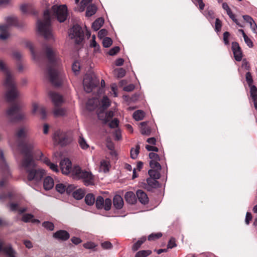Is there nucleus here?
<instances>
[{"instance_id":"obj_1","label":"nucleus","mask_w":257,"mask_h":257,"mask_svg":"<svg viewBox=\"0 0 257 257\" xmlns=\"http://www.w3.org/2000/svg\"><path fill=\"white\" fill-rule=\"evenodd\" d=\"M37 144L34 140H28L25 143H20L21 153L23 155L21 161V166L27 173L29 181L36 183L40 182L45 174V171L42 169H37L36 164L34 160V149Z\"/></svg>"},{"instance_id":"obj_2","label":"nucleus","mask_w":257,"mask_h":257,"mask_svg":"<svg viewBox=\"0 0 257 257\" xmlns=\"http://www.w3.org/2000/svg\"><path fill=\"white\" fill-rule=\"evenodd\" d=\"M44 52L48 60L49 65L47 68V73L50 81L52 84L56 86H60L63 78V74L56 67L58 66L59 59L56 52L51 47L46 45L44 48Z\"/></svg>"},{"instance_id":"obj_3","label":"nucleus","mask_w":257,"mask_h":257,"mask_svg":"<svg viewBox=\"0 0 257 257\" xmlns=\"http://www.w3.org/2000/svg\"><path fill=\"white\" fill-rule=\"evenodd\" d=\"M60 168L63 174L67 175L71 172L74 179H82L86 186L93 184V176L91 172L82 170L78 166H74L72 169V164L68 158L63 159L60 162Z\"/></svg>"},{"instance_id":"obj_4","label":"nucleus","mask_w":257,"mask_h":257,"mask_svg":"<svg viewBox=\"0 0 257 257\" xmlns=\"http://www.w3.org/2000/svg\"><path fill=\"white\" fill-rule=\"evenodd\" d=\"M37 29L39 34L45 39H54L51 24V16L48 10L44 11L42 19L38 20Z\"/></svg>"},{"instance_id":"obj_5","label":"nucleus","mask_w":257,"mask_h":257,"mask_svg":"<svg viewBox=\"0 0 257 257\" xmlns=\"http://www.w3.org/2000/svg\"><path fill=\"white\" fill-rule=\"evenodd\" d=\"M51 11L59 22H64L66 20L68 12L66 5H54L51 8Z\"/></svg>"},{"instance_id":"obj_6","label":"nucleus","mask_w":257,"mask_h":257,"mask_svg":"<svg viewBox=\"0 0 257 257\" xmlns=\"http://www.w3.org/2000/svg\"><path fill=\"white\" fill-rule=\"evenodd\" d=\"M99 83V79L95 76L86 75L83 79L84 89L87 93L91 92Z\"/></svg>"},{"instance_id":"obj_7","label":"nucleus","mask_w":257,"mask_h":257,"mask_svg":"<svg viewBox=\"0 0 257 257\" xmlns=\"http://www.w3.org/2000/svg\"><path fill=\"white\" fill-rule=\"evenodd\" d=\"M30 128L29 126L28 125H22L18 127L16 131H15L14 136L15 137L19 140H23V139H27L25 141H21L18 143V146H19L20 143H25L28 140H34V139H27L30 135ZM35 143L36 142L34 141ZM20 150H21V149L19 146H18Z\"/></svg>"},{"instance_id":"obj_8","label":"nucleus","mask_w":257,"mask_h":257,"mask_svg":"<svg viewBox=\"0 0 257 257\" xmlns=\"http://www.w3.org/2000/svg\"><path fill=\"white\" fill-rule=\"evenodd\" d=\"M36 154V159L41 160L43 163L48 166L53 171L57 172L59 171L58 166L54 163H51L50 160L46 157L43 155V153L39 149L36 150L34 151Z\"/></svg>"},{"instance_id":"obj_9","label":"nucleus","mask_w":257,"mask_h":257,"mask_svg":"<svg viewBox=\"0 0 257 257\" xmlns=\"http://www.w3.org/2000/svg\"><path fill=\"white\" fill-rule=\"evenodd\" d=\"M54 141L61 146H64L68 144L71 141L70 137L67 134L60 130L56 131L53 135Z\"/></svg>"},{"instance_id":"obj_10","label":"nucleus","mask_w":257,"mask_h":257,"mask_svg":"<svg viewBox=\"0 0 257 257\" xmlns=\"http://www.w3.org/2000/svg\"><path fill=\"white\" fill-rule=\"evenodd\" d=\"M4 74L5 77L3 80V85L7 89L17 88L14 76L10 70L6 71Z\"/></svg>"},{"instance_id":"obj_11","label":"nucleus","mask_w":257,"mask_h":257,"mask_svg":"<svg viewBox=\"0 0 257 257\" xmlns=\"http://www.w3.org/2000/svg\"><path fill=\"white\" fill-rule=\"evenodd\" d=\"M112 202L109 198H106L104 200L101 196H98L95 200V205L97 209H104L106 211L110 209Z\"/></svg>"},{"instance_id":"obj_12","label":"nucleus","mask_w":257,"mask_h":257,"mask_svg":"<svg viewBox=\"0 0 257 257\" xmlns=\"http://www.w3.org/2000/svg\"><path fill=\"white\" fill-rule=\"evenodd\" d=\"M69 37L71 39H76L78 43L82 41L83 39V33L81 28L77 25H74L69 31Z\"/></svg>"},{"instance_id":"obj_13","label":"nucleus","mask_w":257,"mask_h":257,"mask_svg":"<svg viewBox=\"0 0 257 257\" xmlns=\"http://www.w3.org/2000/svg\"><path fill=\"white\" fill-rule=\"evenodd\" d=\"M0 252L5 253L8 257H16L17 252L11 244L4 245L3 241L0 239Z\"/></svg>"},{"instance_id":"obj_14","label":"nucleus","mask_w":257,"mask_h":257,"mask_svg":"<svg viewBox=\"0 0 257 257\" xmlns=\"http://www.w3.org/2000/svg\"><path fill=\"white\" fill-rule=\"evenodd\" d=\"M20 108V106L15 104L12 105L6 110V115L11 122L14 121L15 117L19 111Z\"/></svg>"},{"instance_id":"obj_15","label":"nucleus","mask_w":257,"mask_h":257,"mask_svg":"<svg viewBox=\"0 0 257 257\" xmlns=\"http://www.w3.org/2000/svg\"><path fill=\"white\" fill-rule=\"evenodd\" d=\"M231 49L235 60L240 61L242 59V54L238 43L236 42H232Z\"/></svg>"},{"instance_id":"obj_16","label":"nucleus","mask_w":257,"mask_h":257,"mask_svg":"<svg viewBox=\"0 0 257 257\" xmlns=\"http://www.w3.org/2000/svg\"><path fill=\"white\" fill-rule=\"evenodd\" d=\"M17 88L7 89L5 94L6 99L8 102H12L19 96Z\"/></svg>"},{"instance_id":"obj_17","label":"nucleus","mask_w":257,"mask_h":257,"mask_svg":"<svg viewBox=\"0 0 257 257\" xmlns=\"http://www.w3.org/2000/svg\"><path fill=\"white\" fill-rule=\"evenodd\" d=\"M49 95L54 106L61 105L63 103V98L59 94L55 92L50 91Z\"/></svg>"},{"instance_id":"obj_18","label":"nucleus","mask_w":257,"mask_h":257,"mask_svg":"<svg viewBox=\"0 0 257 257\" xmlns=\"http://www.w3.org/2000/svg\"><path fill=\"white\" fill-rule=\"evenodd\" d=\"M53 237L58 240L65 241L70 237L69 233L66 230H59L53 234Z\"/></svg>"},{"instance_id":"obj_19","label":"nucleus","mask_w":257,"mask_h":257,"mask_svg":"<svg viewBox=\"0 0 257 257\" xmlns=\"http://www.w3.org/2000/svg\"><path fill=\"white\" fill-rule=\"evenodd\" d=\"M139 201L143 204H147L149 202V198L147 194L142 190H139L136 193Z\"/></svg>"},{"instance_id":"obj_20","label":"nucleus","mask_w":257,"mask_h":257,"mask_svg":"<svg viewBox=\"0 0 257 257\" xmlns=\"http://www.w3.org/2000/svg\"><path fill=\"white\" fill-rule=\"evenodd\" d=\"M53 113L55 117H61L66 115L67 109L65 108L60 107V105L55 106L53 110Z\"/></svg>"},{"instance_id":"obj_21","label":"nucleus","mask_w":257,"mask_h":257,"mask_svg":"<svg viewBox=\"0 0 257 257\" xmlns=\"http://www.w3.org/2000/svg\"><path fill=\"white\" fill-rule=\"evenodd\" d=\"M113 204L117 209H120L123 206V200L122 198L119 195H116L113 199Z\"/></svg>"},{"instance_id":"obj_22","label":"nucleus","mask_w":257,"mask_h":257,"mask_svg":"<svg viewBox=\"0 0 257 257\" xmlns=\"http://www.w3.org/2000/svg\"><path fill=\"white\" fill-rule=\"evenodd\" d=\"M54 185V180L51 177L48 176L45 178L43 182V186L46 190L51 189L53 187Z\"/></svg>"},{"instance_id":"obj_23","label":"nucleus","mask_w":257,"mask_h":257,"mask_svg":"<svg viewBox=\"0 0 257 257\" xmlns=\"http://www.w3.org/2000/svg\"><path fill=\"white\" fill-rule=\"evenodd\" d=\"M7 25L8 28L10 26H18V21L16 17L9 16L5 18Z\"/></svg>"},{"instance_id":"obj_24","label":"nucleus","mask_w":257,"mask_h":257,"mask_svg":"<svg viewBox=\"0 0 257 257\" xmlns=\"http://www.w3.org/2000/svg\"><path fill=\"white\" fill-rule=\"evenodd\" d=\"M98 100L96 98L89 99L86 103V108L89 111L93 110L98 105Z\"/></svg>"},{"instance_id":"obj_25","label":"nucleus","mask_w":257,"mask_h":257,"mask_svg":"<svg viewBox=\"0 0 257 257\" xmlns=\"http://www.w3.org/2000/svg\"><path fill=\"white\" fill-rule=\"evenodd\" d=\"M250 97L253 102L254 108L257 110V88L255 86H251L250 88Z\"/></svg>"},{"instance_id":"obj_26","label":"nucleus","mask_w":257,"mask_h":257,"mask_svg":"<svg viewBox=\"0 0 257 257\" xmlns=\"http://www.w3.org/2000/svg\"><path fill=\"white\" fill-rule=\"evenodd\" d=\"M124 198L126 201L131 204H134L137 201L136 195L133 192H127L125 194Z\"/></svg>"},{"instance_id":"obj_27","label":"nucleus","mask_w":257,"mask_h":257,"mask_svg":"<svg viewBox=\"0 0 257 257\" xmlns=\"http://www.w3.org/2000/svg\"><path fill=\"white\" fill-rule=\"evenodd\" d=\"M0 159L1 160V170H3L4 171H6L8 173L9 172V168L8 165L6 163L5 158L4 154L2 150H0Z\"/></svg>"},{"instance_id":"obj_28","label":"nucleus","mask_w":257,"mask_h":257,"mask_svg":"<svg viewBox=\"0 0 257 257\" xmlns=\"http://www.w3.org/2000/svg\"><path fill=\"white\" fill-rule=\"evenodd\" d=\"M141 124V133L143 135L149 136L151 130L149 126L147 124L146 122H142Z\"/></svg>"},{"instance_id":"obj_29","label":"nucleus","mask_w":257,"mask_h":257,"mask_svg":"<svg viewBox=\"0 0 257 257\" xmlns=\"http://www.w3.org/2000/svg\"><path fill=\"white\" fill-rule=\"evenodd\" d=\"M104 23V20L102 18H99L96 19L92 25V29L96 31L98 30Z\"/></svg>"},{"instance_id":"obj_30","label":"nucleus","mask_w":257,"mask_h":257,"mask_svg":"<svg viewBox=\"0 0 257 257\" xmlns=\"http://www.w3.org/2000/svg\"><path fill=\"white\" fill-rule=\"evenodd\" d=\"M85 194L84 191L82 189H78L74 191L73 193V196L77 200H80L84 197Z\"/></svg>"},{"instance_id":"obj_31","label":"nucleus","mask_w":257,"mask_h":257,"mask_svg":"<svg viewBox=\"0 0 257 257\" xmlns=\"http://www.w3.org/2000/svg\"><path fill=\"white\" fill-rule=\"evenodd\" d=\"M145 116V112L141 110H138L133 113L134 118L137 121L142 120Z\"/></svg>"},{"instance_id":"obj_32","label":"nucleus","mask_w":257,"mask_h":257,"mask_svg":"<svg viewBox=\"0 0 257 257\" xmlns=\"http://www.w3.org/2000/svg\"><path fill=\"white\" fill-rule=\"evenodd\" d=\"M95 197L93 194L89 193L86 195L85 197V203L88 205H92L95 202Z\"/></svg>"},{"instance_id":"obj_33","label":"nucleus","mask_w":257,"mask_h":257,"mask_svg":"<svg viewBox=\"0 0 257 257\" xmlns=\"http://www.w3.org/2000/svg\"><path fill=\"white\" fill-rule=\"evenodd\" d=\"M96 7L94 5L88 6L86 11V16L87 17L92 16L96 13Z\"/></svg>"},{"instance_id":"obj_34","label":"nucleus","mask_w":257,"mask_h":257,"mask_svg":"<svg viewBox=\"0 0 257 257\" xmlns=\"http://www.w3.org/2000/svg\"><path fill=\"white\" fill-rule=\"evenodd\" d=\"M147 182L151 188H157L159 186V182L157 181V179L152 178H149L147 179Z\"/></svg>"},{"instance_id":"obj_35","label":"nucleus","mask_w":257,"mask_h":257,"mask_svg":"<svg viewBox=\"0 0 257 257\" xmlns=\"http://www.w3.org/2000/svg\"><path fill=\"white\" fill-rule=\"evenodd\" d=\"M18 204L16 203H11L10 205V208L11 211H17L18 210L20 213H22L27 210V208L25 207L18 208Z\"/></svg>"},{"instance_id":"obj_36","label":"nucleus","mask_w":257,"mask_h":257,"mask_svg":"<svg viewBox=\"0 0 257 257\" xmlns=\"http://www.w3.org/2000/svg\"><path fill=\"white\" fill-rule=\"evenodd\" d=\"M160 170L151 169L148 171V174L150 178L158 179L160 177Z\"/></svg>"},{"instance_id":"obj_37","label":"nucleus","mask_w":257,"mask_h":257,"mask_svg":"<svg viewBox=\"0 0 257 257\" xmlns=\"http://www.w3.org/2000/svg\"><path fill=\"white\" fill-rule=\"evenodd\" d=\"M102 106L100 108V109H102L103 111H104L107 107L110 105V101L109 99L106 96H103L102 100H101Z\"/></svg>"},{"instance_id":"obj_38","label":"nucleus","mask_w":257,"mask_h":257,"mask_svg":"<svg viewBox=\"0 0 257 257\" xmlns=\"http://www.w3.org/2000/svg\"><path fill=\"white\" fill-rule=\"evenodd\" d=\"M1 171L3 174V178L0 181V187H3L6 184L7 178L11 175V174L10 171L9 173H8L6 171H4L3 170Z\"/></svg>"},{"instance_id":"obj_39","label":"nucleus","mask_w":257,"mask_h":257,"mask_svg":"<svg viewBox=\"0 0 257 257\" xmlns=\"http://www.w3.org/2000/svg\"><path fill=\"white\" fill-rule=\"evenodd\" d=\"M78 143L81 149L83 150H85L89 147V145L86 143V141L82 136L79 137Z\"/></svg>"},{"instance_id":"obj_40","label":"nucleus","mask_w":257,"mask_h":257,"mask_svg":"<svg viewBox=\"0 0 257 257\" xmlns=\"http://www.w3.org/2000/svg\"><path fill=\"white\" fill-rule=\"evenodd\" d=\"M140 145H137L135 149H132L131 151V157L132 159H135L137 158L139 153Z\"/></svg>"},{"instance_id":"obj_41","label":"nucleus","mask_w":257,"mask_h":257,"mask_svg":"<svg viewBox=\"0 0 257 257\" xmlns=\"http://www.w3.org/2000/svg\"><path fill=\"white\" fill-rule=\"evenodd\" d=\"M152 253L150 250H143L138 251L135 257H146Z\"/></svg>"},{"instance_id":"obj_42","label":"nucleus","mask_w":257,"mask_h":257,"mask_svg":"<svg viewBox=\"0 0 257 257\" xmlns=\"http://www.w3.org/2000/svg\"><path fill=\"white\" fill-rule=\"evenodd\" d=\"M145 237L141 238L140 240H139L137 242H136L132 247V249L134 251L137 250L141 245L145 242L146 240Z\"/></svg>"},{"instance_id":"obj_43","label":"nucleus","mask_w":257,"mask_h":257,"mask_svg":"<svg viewBox=\"0 0 257 257\" xmlns=\"http://www.w3.org/2000/svg\"><path fill=\"white\" fill-rule=\"evenodd\" d=\"M158 161L151 160L150 162V166L153 169H157V170H161V166L158 162Z\"/></svg>"},{"instance_id":"obj_44","label":"nucleus","mask_w":257,"mask_h":257,"mask_svg":"<svg viewBox=\"0 0 257 257\" xmlns=\"http://www.w3.org/2000/svg\"><path fill=\"white\" fill-rule=\"evenodd\" d=\"M42 226L47 229V230L52 231L54 230V224L49 221H45L42 223Z\"/></svg>"},{"instance_id":"obj_45","label":"nucleus","mask_w":257,"mask_h":257,"mask_svg":"<svg viewBox=\"0 0 257 257\" xmlns=\"http://www.w3.org/2000/svg\"><path fill=\"white\" fill-rule=\"evenodd\" d=\"M27 119L25 114L23 112H18L16 116L15 117V121H22L25 120Z\"/></svg>"},{"instance_id":"obj_46","label":"nucleus","mask_w":257,"mask_h":257,"mask_svg":"<svg viewBox=\"0 0 257 257\" xmlns=\"http://www.w3.org/2000/svg\"><path fill=\"white\" fill-rule=\"evenodd\" d=\"M115 75L118 78H122L125 74V70L123 68H118L114 70Z\"/></svg>"},{"instance_id":"obj_47","label":"nucleus","mask_w":257,"mask_h":257,"mask_svg":"<svg viewBox=\"0 0 257 257\" xmlns=\"http://www.w3.org/2000/svg\"><path fill=\"white\" fill-rule=\"evenodd\" d=\"M112 41L111 38L109 37H105L102 41L103 46L105 48L109 47L111 45Z\"/></svg>"},{"instance_id":"obj_48","label":"nucleus","mask_w":257,"mask_h":257,"mask_svg":"<svg viewBox=\"0 0 257 257\" xmlns=\"http://www.w3.org/2000/svg\"><path fill=\"white\" fill-rule=\"evenodd\" d=\"M33 217L34 216L32 214H24L22 216V220L25 222H28L31 221L32 219H33Z\"/></svg>"},{"instance_id":"obj_49","label":"nucleus","mask_w":257,"mask_h":257,"mask_svg":"<svg viewBox=\"0 0 257 257\" xmlns=\"http://www.w3.org/2000/svg\"><path fill=\"white\" fill-rule=\"evenodd\" d=\"M56 189L59 193H63L66 191V186L61 183L58 184L56 185Z\"/></svg>"},{"instance_id":"obj_50","label":"nucleus","mask_w":257,"mask_h":257,"mask_svg":"<svg viewBox=\"0 0 257 257\" xmlns=\"http://www.w3.org/2000/svg\"><path fill=\"white\" fill-rule=\"evenodd\" d=\"M162 236V234L160 232L156 233H152L148 236L149 240H154L160 238Z\"/></svg>"},{"instance_id":"obj_51","label":"nucleus","mask_w":257,"mask_h":257,"mask_svg":"<svg viewBox=\"0 0 257 257\" xmlns=\"http://www.w3.org/2000/svg\"><path fill=\"white\" fill-rule=\"evenodd\" d=\"M245 78H246V81H247V83L250 88L251 86H253V85H252V84L253 83V80L252 78L251 73L250 72H248L246 73Z\"/></svg>"},{"instance_id":"obj_52","label":"nucleus","mask_w":257,"mask_h":257,"mask_svg":"<svg viewBox=\"0 0 257 257\" xmlns=\"http://www.w3.org/2000/svg\"><path fill=\"white\" fill-rule=\"evenodd\" d=\"M83 246L84 248L90 249L94 248L97 246V245L93 242L88 241L84 243Z\"/></svg>"},{"instance_id":"obj_53","label":"nucleus","mask_w":257,"mask_h":257,"mask_svg":"<svg viewBox=\"0 0 257 257\" xmlns=\"http://www.w3.org/2000/svg\"><path fill=\"white\" fill-rule=\"evenodd\" d=\"M80 64L78 62H74L72 66V69L73 71L76 74L80 70Z\"/></svg>"},{"instance_id":"obj_54","label":"nucleus","mask_w":257,"mask_h":257,"mask_svg":"<svg viewBox=\"0 0 257 257\" xmlns=\"http://www.w3.org/2000/svg\"><path fill=\"white\" fill-rule=\"evenodd\" d=\"M100 167L104 172L108 171V162L106 161L103 160L100 162Z\"/></svg>"},{"instance_id":"obj_55","label":"nucleus","mask_w":257,"mask_h":257,"mask_svg":"<svg viewBox=\"0 0 257 257\" xmlns=\"http://www.w3.org/2000/svg\"><path fill=\"white\" fill-rule=\"evenodd\" d=\"M13 57L17 60H20L23 56L22 53L19 51H14L12 53Z\"/></svg>"},{"instance_id":"obj_56","label":"nucleus","mask_w":257,"mask_h":257,"mask_svg":"<svg viewBox=\"0 0 257 257\" xmlns=\"http://www.w3.org/2000/svg\"><path fill=\"white\" fill-rule=\"evenodd\" d=\"M114 115V112L112 111H109L105 114V123L109 121Z\"/></svg>"},{"instance_id":"obj_57","label":"nucleus","mask_w":257,"mask_h":257,"mask_svg":"<svg viewBox=\"0 0 257 257\" xmlns=\"http://www.w3.org/2000/svg\"><path fill=\"white\" fill-rule=\"evenodd\" d=\"M101 245L103 249H111L112 247V245L110 242L106 241L101 243Z\"/></svg>"},{"instance_id":"obj_58","label":"nucleus","mask_w":257,"mask_h":257,"mask_svg":"<svg viewBox=\"0 0 257 257\" xmlns=\"http://www.w3.org/2000/svg\"><path fill=\"white\" fill-rule=\"evenodd\" d=\"M177 244L176 243L175 239L174 238H171L167 245L168 248H172L175 246H176Z\"/></svg>"},{"instance_id":"obj_59","label":"nucleus","mask_w":257,"mask_h":257,"mask_svg":"<svg viewBox=\"0 0 257 257\" xmlns=\"http://www.w3.org/2000/svg\"><path fill=\"white\" fill-rule=\"evenodd\" d=\"M244 38V40L246 45L249 47L252 48L253 46V43L250 38L248 37L247 35H245V36L243 37Z\"/></svg>"},{"instance_id":"obj_60","label":"nucleus","mask_w":257,"mask_h":257,"mask_svg":"<svg viewBox=\"0 0 257 257\" xmlns=\"http://www.w3.org/2000/svg\"><path fill=\"white\" fill-rule=\"evenodd\" d=\"M120 49L119 47L118 46H115L112 48H111L108 54L110 56H113L115 55L118 51H119Z\"/></svg>"},{"instance_id":"obj_61","label":"nucleus","mask_w":257,"mask_h":257,"mask_svg":"<svg viewBox=\"0 0 257 257\" xmlns=\"http://www.w3.org/2000/svg\"><path fill=\"white\" fill-rule=\"evenodd\" d=\"M149 156L151 160L160 161V157L157 154L153 152L150 153Z\"/></svg>"},{"instance_id":"obj_62","label":"nucleus","mask_w":257,"mask_h":257,"mask_svg":"<svg viewBox=\"0 0 257 257\" xmlns=\"http://www.w3.org/2000/svg\"><path fill=\"white\" fill-rule=\"evenodd\" d=\"M118 125V120L116 118H114L109 123V126L111 128L117 127Z\"/></svg>"},{"instance_id":"obj_63","label":"nucleus","mask_w":257,"mask_h":257,"mask_svg":"<svg viewBox=\"0 0 257 257\" xmlns=\"http://www.w3.org/2000/svg\"><path fill=\"white\" fill-rule=\"evenodd\" d=\"M230 36V34L228 32H225L223 33V41L224 44L227 45L229 44L228 38Z\"/></svg>"},{"instance_id":"obj_64","label":"nucleus","mask_w":257,"mask_h":257,"mask_svg":"<svg viewBox=\"0 0 257 257\" xmlns=\"http://www.w3.org/2000/svg\"><path fill=\"white\" fill-rule=\"evenodd\" d=\"M250 25V27L252 30V31L255 33L257 34V26L254 22V21L253 20L252 22H251V23H249Z\"/></svg>"}]
</instances>
